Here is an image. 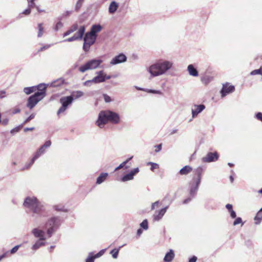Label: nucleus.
Masks as SVG:
<instances>
[{
  "label": "nucleus",
  "mask_w": 262,
  "mask_h": 262,
  "mask_svg": "<svg viewBox=\"0 0 262 262\" xmlns=\"http://www.w3.org/2000/svg\"><path fill=\"white\" fill-rule=\"evenodd\" d=\"M23 205L25 209L40 217H45L48 215L47 205L40 201L34 195L26 196L24 199Z\"/></svg>",
  "instance_id": "f257e3e1"
},
{
  "label": "nucleus",
  "mask_w": 262,
  "mask_h": 262,
  "mask_svg": "<svg viewBox=\"0 0 262 262\" xmlns=\"http://www.w3.org/2000/svg\"><path fill=\"white\" fill-rule=\"evenodd\" d=\"M120 121L119 115L110 110L101 111L99 112L96 124L100 128L108 122L113 124H118Z\"/></svg>",
  "instance_id": "f03ea898"
},
{
  "label": "nucleus",
  "mask_w": 262,
  "mask_h": 262,
  "mask_svg": "<svg viewBox=\"0 0 262 262\" xmlns=\"http://www.w3.org/2000/svg\"><path fill=\"white\" fill-rule=\"evenodd\" d=\"M173 66V62L166 60H160L151 64L147 71L152 77L165 74Z\"/></svg>",
  "instance_id": "7ed1b4c3"
},
{
  "label": "nucleus",
  "mask_w": 262,
  "mask_h": 262,
  "mask_svg": "<svg viewBox=\"0 0 262 262\" xmlns=\"http://www.w3.org/2000/svg\"><path fill=\"white\" fill-rule=\"evenodd\" d=\"M47 87L41 88L40 91L35 92L28 98L27 106L30 110L35 106L46 96Z\"/></svg>",
  "instance_id": "20e7f679"
},
{
  "label": "nucleus",
  "mask_w": 262,
  "mask_h": 262,
  "mask_svg": "<svg viewBox=\"0 0 262 262\" xmlns=\"http://www.w3.org/2000/svg\"><path fill=\"white\" fill-rule=\"evenodd\" d=\"M102 62V60L100 59H92L81 65L79 68V71L81 73H84L88 70H95L99 67Z\"/></svg>",
  "instance_id": "39448f33"
},
{
  "label": "nucleus",
  "mask_w": 262,
  "mask_h": 262,
  "mask_svg": "<svg viewBox=\"0 0 262 262\" xmlns=\"http://www.w3.org/2000/svg\"><path fill=\"white\" fill-rule=\"evenodd\" d=\"M74 99V98L72 95L61 97L59 102L61 104V106L58 110L57 113V115H59L60 114L64 112L68 108L69 105L73 103Z\"/></svg>",
  "instance_id": "423d86ee"
},
{
  "label": "nucleus",
  "mask_w": 262,
  "mask_h": 262,
  "mask_svg": "<svg viewBox=\"0 0 262 262\" xmlns=\"http://www.w3.org/2000/svg\"><path fill=\"white\" fill-rule=\"evenodd\" d=\"M82 38L84 41L82 48L83 50L85 52H88L89 51L91 46L95 43L97 37L86 32Z\"/></svg>",
  "instance_id": "0eeeda50"
},
{
  "label": "nucleus",
  "mask_w": 262,
  "mask_h": 262,
  "mask_svg": "<svg viewBox=\"0 0 262 262\" xmlns=\"http://www.w3.org/2000/svg\"><path fill=\"white\" fill-rule=\"evenodd\" d=\"M61 219L59 216H52L48 219L46 223V226L57 230L61 225Z\"/></svg>",
  "instance_id": "6e6552de"
},
{
  "label": "nucleus",
  "mask_w": 262,
  "mask_h": 262,
  "mask_svg": "<svg viewBox=\"0 0 262 262\" xmlns=\"http://www.w3.org/2000/svg\"><path fill=\"white\" fill-rule=\"evenodd\" d=\"M201 182L192 178V180L189 182V194L194 198L198 191Z\"/></svg>",
  "instance_id": "1a4fd4ad"
},
{
  "label": "nucleus",
  "mask_w": 262,
  "mask_h": 262,
  "mask_svg": "<svg viewBox=\"0 0 262 262\" xmlns=\"http://www.w3.org/2000/svg\"><path fill=\"white\" fill-rule=\"evenodd\" d=\"M85 31V27L84 26H81L78 30V35H73V36L64 39L63 41L72 42L77 40L82 39Z\"/></svg>",
  "instance_id": "9d476101"
},
{
  "label": "nucleus",
  "mask_w": 262,
  "mask_h": 262,
  "mask_svg": "<svg viewBox=\"0 0 262 262\" xmlns=\"http://www.w3.org/2000/svg\"><path fill=\"white\" fill-rule=\"evenodd\" d=\"M219 157V154L216 151L214 152H209L205 157H203L202 161L206 163L212 162L217 161Z\"/></svg>",
  "instance_id": "9b49d317"
},
{
  "label": "nucleus",
  "mask_w": 262,
  "mask_h": 262,
  "mask_svg": "<svg viewBox=\"0 0 262 262\" xmlns=\"http://www.w3.org/2000/svg\"><path fill=\"white\" fill-rule=\"evenodd\" d=\"M47 87V85L45 83H40L36 86H32L30 87H25L24 88L23 91L27 95H30L34 92H36V91H40L41 88Z\"/></svg>",
  "instance_id": "f8f14e48"
},
{
  "label": "nucleus",
  "mask_w": 262,
  "mask_h": 262,
  "mask_svg": "<svg viewBox=\"0 0 262 262\" xmlns=\"http://www.w3.org/2000/svg\"><path fill=\"white\" fill-rule=\"evenodd\" d=\"M126 56L123 53H120L113 58V59L110 61V64L111 65H116L124 62L126 61Z\"/></svg>",
  "instance_id": "ddd939ff"
},
{
  "label": "nucleus",
  "mask_w": 262,
  "mask_h": 262,
  "mask_svg": "<svg viewBox=\"0 0 262 262\" xmlns=\"http://www.w3.org/2000/svg\"><path fill=\"white\" fill-rule=\"evenodd\" d=\"M194 108L191 109L192 117L194 118L205 109V105L203 104H194Z\"/></svg>",
  "instance_id": "4468645a"
},
{
  "label": "nucleus",
  "mask_w": 262,
  "mask_h": 262,
  "mask_svg": "<svg viewBox=\"0 0 262 262\" xmlns=\"http://www.w3.org/2000/svg\"><path fill=\"white\" fill-rule=\"evenodd\" d=\"M234 90V86L232 85L228 86L226 84H223L222 89L220 92L222 97H225L227 95L233 92Z\"/></svg>",
  "instance_id": "2eb2a0df"
},
{
  "label": "nucleus",
  "mask_w": 262,
  "mask_h": 262,
  "mask_svg": "<svg viewBox=\"0 0 262 262\" xmlns=\"http://www.w3.org/2000/svg\"><path fill=\"white\" fill-rule=\"evenodd\" d=\"M31 233L35 237L38 238L39 240H46L45 232L42 230L39 229L37 228H35L32 229Z\"/></svg>",
  "instance_id": "dca6fc26"
},
{
  "label": "nucleus",
  "mask_w": 262,
  "mask_h": 262,
  "mask_svg": "<svg viewBox=\"0 0 262 262\" xmlns=\"http://www.w3.org/2000/svg\"><path fill=\"white\" fill-rule=\"evenodd\" d=\"M168 208V206H166L159 211H156L153 215L154 220L156 221L160 220L166 213Z\"/></svg>",
  "instance_id": "f3484780"
},
{
  "label": "nucleus",
  "mask_w": 262,
  "mask_h": 262,
  "mask_svg": "<svg viewBox=\"0 0 262 262\" xmlns=\"http://www.w3.org/2000/svg\"><path fill=\"white\" fill-rule=\"evenodd\" d=\"M102 29V27L100 24H94L93 25L91 28L90 31L88 32L91 35L97 37V33L100 32Z\"/></svg>",
  "instance_id": "a211bd4d"
},
{
  "label": "nucleus",
  "mask_w": 262,
  "mask_h": 262,
  "mask_svg": "<svg viewBox=\"0 0 262 262\" xmlns=\"http://www.w3.org/2000/svg\"><path fill=\"white\" fill-rule=\"evenodd\" d=\"M204 170L205 169L202 166H199L194 169L193 172L194 173L195 176L193 178L201 182L202 176Z\"/></svg>",
  "instance_id": "6ab92c4d"
},
{
  "label": "nucleus",
  "mask_w": 262,
  "mask_h": 262,
  "mask_svg": "<svg viewBox=\"0 0 262 262\" xmlns=\"http://www.w3.org/2000/svg\"><path fill=\"white\" fill-rule=\"evenodd\" d=\"M65 82V80L63 78H60L57 79L53 81H52L50 84H47V85H50L52 87H58L63 85Z\"/></svg>",
  "instance_id": "aec40b11"
},
{
  "label": "nucleus",
  "mask_w": 262,
  "mask_h": 262,
  "mask_svg": "<svg viewBox=\"0 0 262 262\" xmlns=\"http://www.w3.org/2000/svg\"><path fill=\"white\" fill-rule=\"evenodd\" d=\"M174 257V251L172 249H170L169 251L167 252L164 258L165 262H170Z\"/></svg>",
  "instance_id": "412c9836"
},
{
  "label": "nucleus",
  "mask_w": 262,
  "mask_h": 262,
  "mask_svg": "<svg viewBox=\"0 0 262 262\" xmlns=\"http://www.w3.org/2000/svg\"><path fill=\"white\" fill-rule=\"evenodd\" d=\"M187 71L190 75L196 77L199 75V73L196 69L193 64H189L187 67Z\"/></svg>",
  "instance_id": "4be33fe9"
},
{
  "label": "nucleus",
  "mask_w": 262,
  "mask_h": 262,
  "mask_svg": "<svg viewBox=\"0 0 262 262\" xmlns=\"http://www.w3.org/2000/svg\"><path fill=\"white\" fill-rule=\"evenodd\" d=\"M118 7L119 5L116 2H112L108 7L109 13L110 14H114L117 11Z\"/></svg>",
  "instance_id": "5701e85b"
},
{
  "label": "nucleus",
  "mask_w": 262,
  "mask_h": 262,
  "mask_svg": "<svg viewBox=\"0 0 262 262\" xmlns=\"http://www.w3.org/2000/svg\"><path fill=\"white\" fill-rule=\"evenodd\" d=\"M192 170V168L189 166L186 165L181 168L179 171V173L181 175H187Z\"/></svg>",
  "instance_id": "b1692460"
},
{
  "label": "nucleus",
  "mask_w": 262,
  "mask_h": 262,
  "mask_svg": "<svg viewBox=\"0 0 262 262\" xmlns=\"http://www.w3.org/2000/svg\"><path fill=\"white\" fill-rule=\"evenodd\" d=\"M108 174L107 172H102L100 176L97 178L96 183L97 184H100L102 183L106 180L108 177Z\"/></svg>",
  "instance_id": "393cba45"
},
{
  "label": "nucleus",
  "mask_w": 262,
  "mask_h": 262,
  "mask_svg": "<svg viewBox=\"0 0 262 262\" xmlns=\"http://www.w3.org/2000/svg\"><path fill=\"white\" fill-rule=\"evenodd\" d=\"M78 25L77 23L73 24L68 31H67L66 32L63 33V36L66 37L68 35H69L72 33L76 31L78 29Z\"/></svg>",
  "instance_id": "a878e982"
},
{
  "label": "nucleus",
  "mask_w": 262,
  "mask_h": 262,
  "mask_svg": "<svg viewBox=\"0 0 262 262\" xmlns=\"http://www.w3.org/2000/svg\"><path fill=\"white\" fill-rule=\"evenodd\" d=\"M43 241V240H37L35 244L32 246V249L34 251H36L41 246H45L46 243Z\"/></svg>",
  "instance_id": "bb28decb"
},
{
  "label": "nucleus",
  "mask_w": 262,
  "mask_h": 262,
  "mask_svg": "<svg viewBox=\"0 0 262 262\" xmlns=\"http://www.w3.org/2000/svg\"><path fill=\"white\" fill-rule=\"evenodd\" d=\"M46 149L41 146L34 154L33 158L37 160L41 155L45 152Z\"/></svg>",
  "instance_id": "cd10ccee"
},
{
  "label": "nucleus",
  "mask_w": 262,
  "mask_h": 262,
  "mask_svg": "<svg viewBox=\"0 0 262 262\" xmlns=\"http://www.w3.org/2000/svg\"><path fill=\"white\" fill-rule=\"evenodd\" d=\"M255 223L256 225L260 224L262 220V208L258 211L254 217Z\"/></svg>",
  "instance_id": "c85d7f7f"
},
{
  "label": "nucleus",
  "mask_w": 262,
  "mask_h": 262,
  "mask_svg": "<svg viewBox=\"0 0 262 262\" xmlns=\"http://www.w3.org/2000/svg\"><path fill=\"white\" fill-rule=\"evenodd\" d=\"M92 81H93V83H95L103 82H104V78L103 75H97L92 79Z\"/></svg>",
  "instance_id": "c756f323"
},
{
  "label": "nucleus",
  "mask_w": 262,
  "mask_h": 262,
  "mask_svg": "<svg viewBox=\"0 0 262 262\" xmlns=\"http://www.w3.org/2000/svg\"><path fill=\"white\" fill-rule=\"evenodd\" d=\"M124 245H123L121 246H120L118 249H114L111 251L110 254L112 255V256L114 258H117L118 257L120 249Z\"/></svg>",
  "instance_id": "7c9ffc66"
},
{
  "label": "nucleus",
  "mask_w": 262,
  "mask_h": 262,
  "mask_svg": "<svg viewBox=\"0 0 262 262\" xmlns=\"http://www.w3.org/2000/svg\"><path fill=\"white\" fill-rule=\"evenodd\" d=\"M84 0H78L75 6V11L78 12L84 3Z\"/></svg>",
  "instance_id": "2f4dec72"
},
{
  "label": "nucleus",
  "mask_w": 262,
  "mask_h": 262,
  "mask_svg": "<svg viewBox=\"0 0 262 262\" xmlns=\"http://www.w3.org/2000/svg\"><path fill=\"white\" fill-rule=\"evenodd\" d=\"M134 179V177L132 175V174L129 172L124 176H123L121 178V181L122 182H125L129 180H132Z\"/></svg>",
  "instance_id": "473e14b6"
},
{
  "label": "nucleus",
  "mask_w": 262,
  "mask_h": 262,
  "mask_svg": "<svg viewBox=\"0 0 262 262\" xmlns=\"http://www.w3.org/2000/svg\"><path fill=\"white\" fill-rule=\"evenodd\" d=\"M84 95L83 92L80 91H77L76 92H73L71 95L73 96V98L75 99H78L83 96Z\"/></svg>",
  "instance_id": "72a5a7b5"
},
{
  "label": "nucleus",
  "mask_w": 262,
  "mask_h": 262,
  "mask_svg": "<svg viewBox=\"0 0 262 262\" xmlns=\"http://www.w3.org/2000/svg\"><path fill=\"white\" fill-rule=\"evenodd\" d=\"M105 250V249L101 250L99 252L94 255H93V253H91L92 254H91V256L92 257V258H94V260H95V258H99L104 253Z\"/></svg>",
  "instance_id": "f704fd0d"
},
{
  "label": "nucleus",
  "mask_w": 262,
  "mask_h": 262,
  "mask_svg": "<svg viewBox=\"0 0 262 262\" xmlns=\"http://www.w3.org/2000/svg\"><path fill=\"white\" fill-rule=\"evenodd\" d=\"M35 159L32 158L30 161V162L28 163H27L25 166L23 168L22 170H24L25 169H28L30 168V167L33 164L34 162L35 161Z\"/></svg>",
  "instance_id": "c9c22d12"
},
{
  "label": "nucleus",
  "mask_w": 262,
  "mask_h": 262,
  "mask_svg": "<svg viewBox=\"0 0 262 262\" xmlns=\"http://www.w3.org/2000/svg\"><path fill=\"white\" fill-rule=\"evenodd\" d=\"M147 165H151L150 170L152 171H154L155 169L159 168V166L157 163H154L152 162H149L147 163Z\"/></svg>",
  "instance_id": "e433bc0d"
},
{
  "label": "nucleus",
  "mask_w": 262,
  "mask_h": 262,
  "mask_svg": "<svg viewBox=\"0 0 262 262\" xmlns=\"http://www.w3.org/2000/svg\"><path fill=\"white\" fill-rule=\"evenodd\" d=\"M38 32L37 34L38 37H41L43 34V28L42 27V24L40 23L38 24Z\"/></svg>",
  "instance_id": "4c0bfd02"
},
{
  "label": "nucleus",
  "mask_w": 262,
  "mask_h": 262,
  "mask_svg": "<svg viewBox=\"0 0 262 262\" xmlns=\"http://www.w3.org/2000/svg\"><path fill=\"white\" fill-rule=\"evenodd\" d=\"M146 92L148 93H152V94H159V95H162V92L160 90H152V89H146Z\"/></svg>",
  "instance_id": "58836bf2"
},
{
  "label": "nucleus",
  "mask_w": 262,
  "mask_h": 262,
  "mask_svg": "<svg viewBox=\"0 0 262 262\" xmlns=\"http://www.w3.org/2000/svg\"><path fill=\"white\" fill-rule=\"evenodd\" d=\"M262 75V67H261L259 69L254 70L250 72L251 75Z\"/></svg>",
  "instance_id": "ea45409f"
},
{
  "label": "nucleus",
  "mask_w": 262,
  "mask_h": 262,
  "mask_svg": "<svg viewBox=\"0 0 262 262\" xmlns=\"http://www.w3.org/2000/svg\"><path fill=\"white\" fill-rule=\"evenodd\" d=\"M140 225L144 230H147L148 228V221L146 219L143 220Z\"/></svg>",
  "instance_id": "a19ab883"
},
{
  "label": "nucleus",
  "mask_w": 262,
  "mask_h": 262,
  "mask_svg": "<svg viewBox=\"0 0 262 262\" xmlns=\"http://www.w3.org/2000/svg\"><path fill=\"white\" fill-rule=\"evenodd\" d=\"M35 1H30L28 2V8L30 9L31 10L33 8H35L37 5L35 4Z\"/></svg>",
  "instance_id": "79ce46f5"
},
{
  "label": "nucleus",
  "mask_w": 262,
  "mask_h": 262,
  "mask_svg": "<svg viewBox=\"0 0 262 262\" xmlns=\"http://www.w3.org/2000/svg\"><path fill=\"white\" fill-rule=\"evenodd\" d=\"M21 245H18L14 246L12 249H11L9 251L10 253L11 254H15L18 250V249L21 247Z\"/></svg>",
  "instance_id": "37998d69"
},
{
  "label": "nucleus",
  "mask_w": 262,
  "mask_h": 262,
  "mask_svg": "<svg viewBox=\"0 0 262 262\" xmlns=\"http://www.w3.org/2000/svg\"><path fill=\"white\" fill-rule=\"evenodd\" d=\"M22 126H23L21 125L14 127V128L11 130L10 133L12 135H14V134L19 132L20 129L21 128Z\"/></svg>",
  "instance_id": "c03bdc74"
},
{
  "label": "nucleus",
  "mask_w": 262,
  "mask_h": 262,
  "mask_svg": "<svg viewBox=\"0 0 262 262\" xmlns=\"http://www.w3.org/2000/svg\"><path fill=\"white\" fill-rule=\"evenodd\" d=\"M56 230L55 229H53V228H50L48 227L47 229V234L49 237H51L53 233L55 232Z\"/></svg>",
  "instance_id": "a18cd8bd"
},
{
  "label": "nucleus",
  "mask_w": 262,
  "mask_h": 262,
  "mask_svg": "<svg viewBox=\"0 0 262 262\" xmlns=\"http://www.w3.org/2000/svg\"><path fill=\"white\" fill-rule=\"evenodd\" d=\"M35 116V114H32L31 115H30L24 122L23 124H25L28 122H29L30 120L33 119Z\"/></svg>",
  "instance_id": "49530a36"
},
{
  "label": "nucleus",
  "mask_w": 262,
  "mask_h": 262,
  "mask_svg": "<svg viewBox=\"0 0 262 262\" xmlns=\"http://www.w3.org/2000/svg\"><path fill=\"white\" fill-rule=\"evenodd\" d=\"M62 26H63V24L60 21H58L56 24V26H55V27L54 28L55 31H57Z\"/></svg>",
  "instance_id": "de8ad7c7"
},
{
  "label": "nucleus",
  "mask_w": 262,
  "mask_h": 262,
  "mask_svg": "<svg viewBox=\"0 0 262 262\" xmlns=\"http://www.w3.org/2000/svg\"><path fill=\"white\" fill-rule=\"evenodd\" d=\"M242 223V220L241 217H238L235 219L233 222V225L235 226Z\"/></svg>",
  "instance_id": "09e8293b"
},
{
  "label": "nucleus",
  "mask_w": 262,
  "mask_h": 262,
  "mask_svg": "<svg viewBox=\"0 0 262 262\" xmlns=\"http://www.w3.org/2000/svg\"><path fill=\"white\" fill-rule=\"evenodd\" d=\"M139 172V168H135L132 170H131L129 172L132 174V175L134 177L135 175H136L137 173H138Z\"/></svg>",
  "instance_id": "8fccbe9b"
},
{
  "label": "nucleus",
  "mask_w": 262,
  "mask_h": 262,
  "mask_svg": "<svg viewBox=\"0 0 262 262\" xmlns=\"http://www.w3.org/2000/svg\"><path fill=\"white\" fill-rule=\"evenodd\" d=\"M255 118L259 121L262 122V113L258 112L255 114Z\"/></svg>",
  "instance_id": "3c124183"
},
{
  "label": "nucleus",
  "mask_w": 262,
  "mask_h": 262,
  "mask_svg": "<svg viewBox=\"0 0 262 262\" xmlns=\"http://www.w3.org/2000/svg\"><path fill=\"white\" fill-rule=\"evenodd\" d=\"M51 145V142L50 140H48L46 141V142L44 143L43 145H42V146L46 149V148H48L50 147Z\"/></svg>",
  "instance_id": "603ef678"
},
{
  "label": "nucleus",
  "mask_w": 262,
  "mask_h": 262,
  "mask_svg": "<svg viewBox=\"0 0 262 262\" xmlns=\"http://www.w3.org/2000/svg\"><path fill=\"white\" fill-rule=\"evenodd\" d=\"M73 11L72 10H67L62 14V16L64 17H67L71 15L73 13Z\"/></svg>",
  "instance_id": "864d4df0"
},
{
  "label": "nucleus",
  "mask_w": 262,
  "mask_h": 262,
  "mask_svg": "<svg viewBox=\"0 0 262 262\" xmlns=\"http://www.w3.org/2000/svg\"><path fill=\"white\" fill-rule=\"evenodd\" d=\"M103 98L106 102H110L111 101V97L107 94H103Z\"/></svg>",
  "instance_id": "5fc2aeb1"
},
{
  "label": "nucleus",
  "mask_w": 262,
  "mask_h": 262,
  "mask_svg": "<svg viewBox=\"0 0 262 262\" xmlns=\"http://www.w3.org/2000/svg\"><path fill=\"white\" fill-rule=\"evenodd\" d=\"M229 213H230V216L231 218H232V219L236 218V213L233 209L229 211Z\"/></svg>",
  "instance_id": "6e6d98bb"
},
{
  "label": "nucleus",
  "mask_w": 262,
  "mask_h": 262,
  "mask_svg": "<svg viewBox=\"0 0 262 262\" xmlns=\"http://www.w3.org/2000/svg\"><path fill=\"white\" fill-rule=\"evenodd\" d=\"M50 47H51V45H45V46H42V47H41V48L38 50V51H39V52H41V51H43V50H47V49H49Z\"/></svg>",
  "instance_id": "4d7b16f0"
},
{
  "label": "nucleus",
  "mask_w": 262,
  "mask_h": 262,
  "mask_svg": "<svg viewBox=\"0 0 262 262\" xmlns=\"http://www.w3.org/2000/svg\"><path fill=\"white\" fill-rule=\"evenodd\" d=\"M126 162H122V163H121L118 167H117L115 169V171H117L123 167H124L125 165H126Z\"/></svg>",
  "instance_id": "13d9d810"
},
{
  "label": "nucleus",
  "mask_w": 262,
  "mask_h": 262,
  "mask_svg": "<svg viewBox=\"0 0 262 262\" xmlns=\"http://www.w3.org/2000/svg\"><path fill=\"white\" fill-rule=\"evenodd\" d=\"M155 147L156 148L155 152H159L162 149V144L156 145L155 146Z\"/></svg>",
  "instance_id": "bf43d9fd"
},
{
  "label": "nucleus",
  "mask_w": 262,
  "mask_h": 262,
  "mask_svg": "<svg viewBox=\"0 0 262 262\" xmlns=\"http://www.w3.org/2000/svg\"><path fill=\"white\" fill-rule=\"evenodd\" d=\"M91 254L89 253V256L85 259V262H94V258H92L91 256Z\"/></svg>",
  "instance_id": "052dcab7"
},
{
  "label": "nucleus",
  "mask_w": 262,
  "mask_h": 262,
  "mask_svg": "<svg viewBox=\"0 0 262 262\" xmlns=\"http://www.w3.org/2000/svg\"><path fill=\"white\" fill-rule=\"evenodd\" d=\"M31 12V10L28 8L27 9H25L22 12V14H24V15H29L30 14Z\"/></svg>",
  "instance_id": "680f3d73"
},
{
  "label": "nucleus",
  "mask_w": 262,
  "mask_h": 262,
  "mask_svg": "<svg viewBox=\"0 0 262 262\" xmlns=\"http://www.w3.org/2000/svg\"><path fill=\"white\" fill-rule=\"evenodd\" d=\"M192 198H193L192 197H191L190 195L189 197H188V198L185 199L183 202V203L184 204H187L188 203H189L191 200H192Z\"/></svg>",
  "instance_id": "e2e57ef3"
},
{
  "label": "nucleus",
  "mask_w": 262,
  "mask_h": 262,
  "mask_svg": "<svg viewBox=\"0 0 262 262\" xmlns=\"http://www.w3.org/2000/svg\"><path fill=\"white\" fill-rule=\"evenodd\" d=\"M159 201H156L155 203H152L151 204V210H154L155 208V206H158L159 205Z\"/></svg>",
  "instance_id": "0e129e2a"
},
{
  "label": "nucleus",
  "mask_w": 262,
  "mask_h": 262,
  "mask_svg": "<svg viewBox=\"0 0 262 262\" xmlns=\"http://www.w3.org/2000/svg\"><path fill=\"white\" fill-rule=\"evenodd\" d=\"M9 122V119H7V118H6V119H3V120H1V122H0L2 123V124L4 125H6L8 124Z\"/></svg>",
  "instance_id": "69168bd1"
},
{
  "label": "nucleus",
  "mask_w": 262,
  "mask_h": 262,
  "mask_svg": "<svg viewBox=\"0 0 262 262\" xmlns=\"http://www.w3.org/2000/svg\"><path fill=\"white\" fill-rule=\"evenodd\" d=\"M197 257L195 256H192L189 259V262H196Z\"/></svg>",
  "instance_id": "338daca9"
},
{
  "label": "nucleus",
  "mask_w": 262,
  "mask_h": 262,
  "mask_svg": "<svg viewBox=\"0 0 262 262\" xmlns=\"http://www.w3.org/2000/svg\"><path fill=\"white\" fill-rule=\"evenodd\" d=\"M225 207L228 211L233 209V206L231 204H227Z\"/></svg>",
  "instance_id": "774afa93"
}]
</instances>
